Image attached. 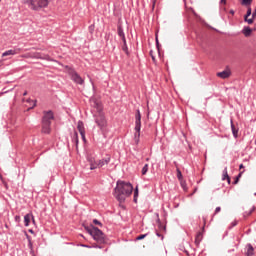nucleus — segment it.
Here are the masks:
<instances>
[{"label": "nucleus", "instance_id": "f257e3e1", "mask_svg": "<svg viewBox=\"0 0 256 256\" xmlns=\"http://www.w3.org/2000/svg\"><path fill=\"white\" fill-rule=\"evenodd\" d=\"M133 193V184L118 180L116 187L114 188V195L119 203H124L125 198L129 197Z\"/></svg>", "mask_w": 256, "mask_h": 256}, {"label": "nucleus", "instance_id": "f03ea898", "mask_svg": "<svg viewBox=\"0 0 256 256\" xmlns=\"http://www.w3.org/2000/svg\"><path fill=\"white\" fill-rule=\"evenodd\" d=\"M89 235L93 237L94 241H97L100 245H104V243H107V237L105 236V233L101 231L97 227H93L87 230Z\"/></svg>", "mask_w": 256, "mask_h": 256}, {"label": "nucleus", "instance_id": "7ed1b4c3", "mask_svg": "<svg viewBox=\"0 0 256 256\" xmlns=\"http://www.w3.org/2000/svg\"><path fill=\"white\" fill-rule=\"evenodd\" d=\"M134 129H135L134 141L136 145H139V141L141 137V111L140 110H136Z\"/></svg>", "mask_w": 256, "mask_h": 256}, {"label": "nucleus", "instance_id": "20e7f679", "mask_svg": "<svg viewBox=\"0 0 256 256\" xmlns=\"http://www.w3.org/2000/svg\"><path fill=\"white\" fill-rule=\"evenodd\" d=\"M96 108L98 109L99 112L98 114L94 115V121L100 129H105V127H107V119L105 118V114H103L102 112L103 107L96 106Z\"/></svg>", "mask_w": 256, "mask_h": 256}, {"label": "nucleus", "instance_id": "39448f33", "mask_svg": "<svg viewBox=\"0 0 256 256\" xmlns=\"http://www.w3.org/2000/svg\"><path fill=\"white\" fill-rule=\"evenodd\" d=\"M26 3L30 7V9L38 11V9H43L44 7H47V5H49V0H27Z\"/></svg>", "mask_w": 256, "mask_h": 256}, {"label": "nucleus", "instance_id": "423d86ee", "mask_svg": "<svg viewBox=\"0 0 256 256\" xmlns=\"http://www.w3.org/2000/svg\"><path fill=\"white\" fill-rule=\"evenodd\" d=\"M69 75H70V78L72 79V81L74 83H77V85L85 84V80L81 78V75H79V73H77V71L70 70Z\"/></svg>", "mask_w": 256, "mask_h": 256}, {"label": "nucleus", "instance_id": "0eeeda50", "mask_svg": "<svg viewBox=\"0 0 256 256\" xmlns=\"http://www.w3.org/2000/svg\"><path fill=\"white\" fill-rule=\"evenodd\" d=\"M55 119V115L53 114V111H44L43 117H42V123H51Z\"/></svg>", "mask_w": 256, "mask_h": 256}, {"label": "nucleus", "instance_id": "6e6552de", "mask_svg": "<svg viewBox=\"0 0 256 256\" xmlns=\"http://www.w3.org/2000/svg\"><path fill=\"white\" fill-rule=\"evenodd\" d=\"M21 48L10 49L2 53V57H9L10 55H19Z\"/></svg>", "mask_w": 256, "mask_h": 256}, {"label": "nucleus", "instance_id": "1a4fd4ad", "mask_svg": "<svg viewBox=\"0 0 256 256\" xmlns=\"http://www.w3.org/2000/svg\"><path fill=\"white\" fill-rule=\"evenodd\" d=\"M117 34L118 37H120V39L122 40V42L125 43L127 38H125V31L123 30V26L121 24L117 26Z\"/></svg>", "mask_w": 256, "mask_h": 256}, {"label": "nucleus", "instance_id": "9d476101", "mask_svg": "<svg viewBox=\"0 0 256 256\" xmlns=\"http://www.w3.org/2000/svg\"><path fill=\"white\" fill-rule=\"evenodd\" d=\"M97 162H98V168L101 169V167H105V165H109V163H111V156H106L105 158Z\"/></svg>", "mask_w": 256, "mask_h": 256}, {"label": "nucleus", "instance_id": "9b49d317", "mask_svg": "<svg viewBox=\"0 0 256 256\" xmlns=\"http://www.w3.org/2000/svg\"><path fill=\"white\" fill-rule=\"evenodd\" d=\"M31 219H32L33 223H35V217L31 213H28L24 216L25 227H29V224L31 223Z\"/></svg>", "mask_w": 256, "mask_h": 256}, {"label": "nucleus", "instance_id": "f8f14e48", "mask_svg": "<svg viewBox=\"0 0 256 256\" xmlns=\"http://www.w3.org/2000/svg\"><path fill=\"white\" fill-rule=\"evenodd\" d=\"M217 77H220V79H229V77H231V70H224L222 72H218Z\"/></svg>", "mask_w": 256, "mask_h": 256}, {"label": "nucleus", "instance_id": "ddd939ff", "mask_svg": "<svg viewBox=\"0 0 256 256\" xmlns=\"http://www.w3.org/2000/svg\"><path fill=\"white\" fill-rule=\"evenodd\" d=\"M42 133L49 135L51 133V123L42 122Z\"/></svg>", "mask_w": 256, "mask_h": 256}, {"label": "nucleus", "instance_id": "4468645a", "mask_svg": "<svg viewBox=\"0 0 256 256\" xmlns=\"http://www.w3.org/2000/svg\"><path fill=\"white\" fill-rule=\"evenodd\" d=\"M230 125H231V131H232L233 137L237 139V137H239V128L235 127L233 120L230 121Z\"/></svg>", "mask_w": 256, "mask_h": 256}, {"label": "nucleus", "instance_id": "2eb2a0df", "mask_svg": "<svg viewBox=\"0 0 256 256\" xmlns=\"http://www.w3.org/2000/svg\"><path fill=\"white\" fill-rule=\"evenodd\" d=\"M201 241H203V232H197V234L195 236L196 247H199V245H201Z\"/></svg>", "mask_w": 256, "mask_h": 256}, {"label": "nucleus", "instance_id": "dca6fc26", "mask_svg": "<svg viewBox=\"0 0 256 256\" xmlns=\"http://www.w3.org/2000/svg\"><path fill=\"white\" fill-rule=\"evenodd\" d=\"M77 130L79 131L80 135L85 133V124L83 123V121H78Z\"/></svg>", "mask_w": 256, "mask_h": 256}, {"label": "nucleus", "instance_id": "f3484780", "mask_svg": "<svg viewBox=\"0 0 256 256\" xmlns=\"http://www.w3.org/2000/svg\"><path fill=\"white\" fill-rule=\"evenodd\" d=\"M222 181H227V183H231V177H229V174L227 172V167H225L223 170Z\"/></svg>", "mask_w": 256, "mask_h": 256}, {"label": "nucleus", "instance_id": "a211bd4d", "mask_svg": "<svg viewBox=\"0 0 256 256\" xmlns=\"http://www.w3.org/2000/svg\"><path fill=\"white\" fill-rule=\"evenodd\" d=\"M88 161H89V163H90V169H91V171L97 169V167H98V162L95 161V158H88Z\"/></svg>", "mask_w": 256, "mask_h": 256}, {"label": "nucleus", "instance_id": "6ab92c4d", "mask_svg": "<svg viewBox=\"0 0 256 256\" xmlns=\"http://www.w3.org/2000/svg\"><path fill=\"white\" fill-rule=\"evenodd\" d=\"M72 141L73 143H75L76 149H79V134L77 133V131L74 132L72 136Z\"/></svg>", "mask_w": 256, "mask_h": 256}, {"label": "nucleus", "instance_id": "aec40b11", "mask_svg": "<svg viewBox=\"0 0 256 256\" xmlns=\"http://www.w3.org/2000/svg\"><path fill=\"white\" fill-rule=\"evenodd\" d=\"M253 255H255V248H253V245L247 244L246 256H253Z\"/></svg>", "mask_w": 256, "mask_h": 256}, {"label": "nucleus", "instance_id": "412c9836", "mask_svg": "<svg viewBox=\"0 0 256 256\" xmlns=\"http://www.w3.org/2000/svg\"><path fill=\"white\" fill-rule=\"evenodd\" d=\"M252 30L249 27H244L242 30L243 35H245V37H249L251 35Z\"/></svg>", "mask_w": 256, "mask_h": 256}, {"label": "nucleus", "instance_id": "4be33fe9", "mask_svg": "<svg viewBox=\"0 0 256 256\" xmlns=\"http://www.w3.org/2000/svg\"><path fill=\"white\" fill-rule=\"evenodd\" d=\"M36 58L37 59H45L46 61L49 60V55L47 54H41V53H36Z\"/></svg>", "mask_w": 256, "mask_h": 256}, {"label": "nucleus", "instance_id": "5701e85b", "mask_svg": "<svg viewBox=\"0 0 256 256\" xmlns=\"http://www.w3.org/2000/svg\"><path fill=\"white\" fill-rule=\"evenodd\" d=\"M122 51H124V53L129 55V47L127 46V40H125V42H123Z\"/></svg>", "mask_w": 256, "mask_h": 256}, {"label": "nucleus", "instance_id": "b1692460", "mask_svg": "<svg viewBox=\"0 0 256 256\" xmlns=\"http://www.w3.org/2000/svg\"><path fill=\"white\" fill-rule=\"evenodd\" d=\"M148 171H149V164H145L142 168L141 174L147 175Z\"/></svg>", "mask_w": 256, "mask_h": 256}, {"label": "nucleus", "instance_id": "393cba45", "mask_svg": "<svg viewBox=\"0 0 256 256\" xmlns=\"http://www.w3.org/2000/svg\"><path fill=\"white\" fill-rule=\"evenodd\" d=\"M137 197H139V187H135L134 190V203H137Z\"/></svg>", "mask_w": 256, "mask_h": 256}, {"label": "nucleus", "instance_id": "a878e982", "mask_svg": "<svg viewBox=\"0 0 256 256\" xmlns=\"http://www.w3.org/2000/svg\"><path fill=\"white\" fill-rule=\"evenodd\" d=\"M180 185L183 189V191H187V182L185 180H180Z\"/></svg>", "mask_w": 256, "mask_h": 256}, {"label": "nucleus", "instance_id": "bb28decb", "mask_svg": "<svg viewBox=\"0 0 256 256\" xmlns=\"http://www.w3.org/2000/svg\"><path fill=\"white\" fill-rule=\"evenodd\" d=\"M26 239L28 240V247L33 249V242H31V236L29 234H26Z\"/></svg>", "mask_w": 256, "mask_h": 256}, {"label": "nucleus", "instance_id": "cd10ccee", "mask_svg": "<svg viewBox=\"0 0 256 256\" xmlns=\"http://www.w3.org/2000/svg\"><path fill=\"white\" fill-rule=\"evenodd\" d=\"M177 179L179 181H183V174L181 173V170L179 168H177Z\"/></svg>", "mask_w": 256, "mask_h": 256}, {"label": "nucleus", "instance_id": "c85d7f7f", "mask_svg": "<svg viewBox=\"0 0 256 256\" xmlns=\"http://www.w3.org/2000/svg\"><path fill=\"white\" fill-rule=\"evenodd\" d=\"M253 3V0H242V5H245V7H249Z\"/></svg>", "mask_w": 256, "mask_h": 256}, {"label": "nucleus", "instance_id": "c756f323", "mask_svg": "<svg viewBox=\"0 0 256 256\" xmlns=\"http://www.w3.org/2000/svg\"><path fill=\"white\" fill-rule=\"evenodd\" d=\"M149 55H150L153 63H157V59L155 58V55L153 54V50H150Z\"/></svg>", "mask_w": 256, "mask_h": 256}, {"label": "nucleus", "instance_id": "7c9ffc66", "mask_svg": "<svg viewBox=\"0 0 256 256\" xmlns=\"http://www.w3.org/2000/svg\"><path fill=\"white\" fill-rule=\"evenodd\" d=\"M148 234H141L139 236L136 237V241H142V239H145V237H147Z\"/></svg>", "mask_w": 256, "mask_h": 256}, {"label": "nucleus", "instance_id": "2f4dec72", "mask_svg": "<svg viewBox=\"0 0 256 256\" xmlns=\"http://www.w3.org/2000/svg\"><path fill=\"white\" fill-rule=\"evenodd\" d=\"M253 19L254 18H244V21H246V23H248V25H253Z\"/></svg>", "mask_w": 256, "mask_h": 256}, {"label": "nucleus", "instance_id": "473e14b6", "mask_svg": "<svg viewBox=\"0 0 256 256\" xmlns=\"http://www.w3.org/2000/svg\"><path fill=\"white\" fill-rule=\"evenodd\" d=\"M243 173H245V171H242L238 174L236 180L234 181V184L237 185V183L239 182V178L243 175Z\"/></svg>", "mask_w": 256, "mask_h": 256}, {"label": "nucleus", "instance_id": "72a5a7b5", "mask_svg": "<svg viewBox=\"0 0 256 256\" xmlns=\"http://www.w3.org/2000/svg\"><path fill=\"white\" fill-rule=\"evenodd\" d=\"M248 17H251V7H248L247 13H246V15L244 16V18H246V19H248Z\"/></svg>", "mask_w": 256, "mask_h": 256}, {"label": "nucleus", "instance_id": "f704fd0d", "mask_svg": "<svg viewBox=\"0 0 256 256\" xmlns=\"http://www.w3.org/2000/svg\"><path fill=\"white\" fill-rule=\"evenodd\" d=\"M217 213H221V207H216L214 215H217Z\"/></svg>", "mask_w": 256, "mask_h": 256}, {"label": "nucleus", "instance_id": "c9c22d12", "mask_svg": "<svg viewBox=\"0 0 256 256\" xmlns=\"http://www.w3.org/2000/svg\"><path fill=\"white\" fill-rule=\"evenodd\" d=\"M81 135V137H82V141L84 142V143H87V138L85 137V133L84 134H80Z\"/></svg>", "mask_w": 256, "mask_h": 256}, {"label": "nucleus", "instance_id": "e433bc0d", "mask_svg": "<svg viewBox=\"0 0 256 256\" xmlns=\"http://www.w3.org/2000/svg\"><path fill=\"white\" fill-rule=\"evenodd\" d=\"M14 219H15L16 223H19V221H21V216L16 215Z\"/></svg>", "mask_w": 256, "mask_h": 256}, {"label": "nucleus", "instance_id": "4c0bfd02", "mask_svg": "<svg viewBox=\"0 0 256 256\" xmlns=\"http://www.w3.org/2000/svg\"><path fill=\"white\" fill-rule=\"evenodd\" d=\"M93 223H94V225H101V222H99V220H97V219H94Z\"/></svg>", "mask_w": 256, "mask_h": 256}, {"label": "nucleus", "instance_id": "58836bf2", "mask_svg": "<svg viewBox=\"0 0 256 256\" xmlns=\"http://www.w3.org/2000/svg\"><path fill=\"white\" fill-rule=\"evenodd\" d=\"M33 105L30 107V109H33L34 107L37 106V101H32Z\"/></svg>", "mask_w": 256, "mask_h": 256}, {"label": "nucleus", "instance_id": "ea45409f", "mask_svg": "<svg viewBox=\"0 0 256 256\" xmlns=\"http://www.w3.org/2000/svg\"><path fill=\"white\" fill-rule=\"evenodd\" d=\"M253 211H255V206H253V207L250 209V211L248 212L247 215H251V213H253Z\"/></svg>", "mask_w": 256, "mask_h": 256}, {"label": "nucleus", "instance_id": "a19ab883", "mask_svg": "<svg viewBox=\"0 0 256 256\" xmlns=\"http://www.w3.org/2000/svg\"><path fill=\"white\" fill-rule=\"evenodd\" d=\"M156 47H159V37L156 35Z\"/></svg>", "mask_w": 256, "mask_h": 256}, {"label": "nucleus", "instance_id": "79ce46f5", "mask_svg": "<svg viewBox=\"0 0 256 256\" xmlns=\"http://www.w3.org/2000/svg\"><path fill=\"white\" fill-rule=\"evenodd\" d=\"M81 247H85L86 249H91V246L82 244Z\"/></svg>", "mask_w": 256, "mask_h": 256}, {"label": "nucleus", "instance_id": "37998d69", "mask_svg": "<svg viewBox=\"0 0 256 256\" xmlns=\"http://www.w3.org/2000/svg\"><path fill=\"white\" fill-rule=\"evenodd\" d=\"M156 235H157V237H161V239H163V235H161V233L156 232Z\"/></svg>", "mask_w": 256, "mask_h": 256}, {"label": "nucleus", "instance_id": "c03bdc74", "mask_svg": "<svg viewBox=\"0 0 256 256\" xmlns=\"http://www.w3.org/2000/svg\"><path fill=\"white\" fill-rule=\"evenodd\" d=\"M252 18H253V19L256 18V10L252 13Z\"/></svg>", "mask_w": 256, "mask_h": 256}, {"label": "nucleus", "instance_id": "a18cd8bd", "mask_svg": "<svg viewBox=\"0 0 256 256\" xmlns=\"http://www.w3.org/2000/svg\"><path fill=\"white\" fill-rule=\"evenodd\" d=\"M220 3H224V5L227 4V0H220Z\"/></svg>", "mask_w": 256, "mask_h": 256}, {"label": "nucleus", "instance_id": "49530a36", "mask_svg": "<svg viewBox=\"0 0 256 256\" xmlns=\"http://www.w3.org/2000/svg\"><path fill=\"white\" fill-rule=\"evenodd\" d=\"M239 169H245V166L243 164H240Z\"/></svg>", "mask_w": 256, "mask_h": 256}, {"label": "nucleus", "instance_id": "de8ad7c7", "mask_svg": "<svg viewBox=\"0 0 256 256\" xmlns=\"http://www.w3.org/2000/svg\"><path fill=\"white\" fill-rule=\"evenodd\" d=\"M153 7H155V3H157V0H152Z\"/></svg>", "mask_w": 256, "mask_h": 256}, {"label": "nucleus", "instance_id": "09e8293b", "mask_svg": "<svg viewBox=\"0 0 256 256\" xmlns=\"http://www.w3.org/2000/svg\"><path fill=\"white\" fill-rule=\"evenodd\" d=\"M235 225H237V222L232 223V227H235Z\"/></svg>", "mask_w": 256, "mask_h": 256}, {"label": "nucleus", "instance_id": "8fccbe9b", "mask_svg": "<svg viewBox=\"0 0 256 256\" xmlns=\"http://www.w3.org/2000/svg\"><path fill=\"white\" fill-rule=\"evenodd\" d=\"M23 96L24 97L27 96V91H24Z\"/></svg>", "mask_w": 256, "mask_h": 256}, {"label": "nucleus", "instance_id": "3c124183", "mask_svg": "<svg viewBox=\"0 0 256 256\" xmlns=\"http://www.w3.org/2000/svg\"><path fill=\"white\" fill-rule=\"evenodd\" d=\"M29 233H32V234H33V233H35V232L33 231V229H30V230H29Z\"/></svg>", "mask_w": 256, "mask_h": 256}, {"label": "nucleus", "instance_id": "603ef678", "mask_svg": "<svg viewBox=\"0 0 256 256\" xmlns=\"http://www.w3.org/2000/svg\"><path fill=\"white\" fill-rule=\"evenodd\" d=\"M230 13H231L232 15H234V14H235V11L231 10Z\"/></svg>", "mask_w": 256, "mask_h": 256}, {"label": "nucleus", "instance_id": "864d4df0", "mask_svg": "<svg viewBox=\"0 0 256 256\" xmlns=\"http://www.w3.org/2000/svg\"><path fill=\"white\" fill-rule=\"evenodd\" d=\"M27 103H31V99H28V100H27Z\"/></svg>", "mask_w": 256, "mask_h": 256}, {"label": "nucleus", "instance_id": "5fc2aeb1", "mask_svg": "<svg viewBox=\"0 0 256 256\" xmlns=\"http://www.w3.org/2000/svg\"><path fill=\"white\" fill-rule=\"evenodd\" d=\"M95 247H98V249H101V246H95Z\"/></svg>", "mask_w": 256, "mask_h": 256}, {"label": "nucleus", "instance_id": "6e6d98bb", "mask_svg": "<svg viewBox=\"0 0 256 256\" xmlns=\"http://www.w3.org/2000/svg\"><path fill=\"white\" fill-rule=\"evenodd\" d=\"M254 195L256 196V192L254 193Z\"/></svg>", "mask_w": 256, "mask_h": 256}]
</instances>
